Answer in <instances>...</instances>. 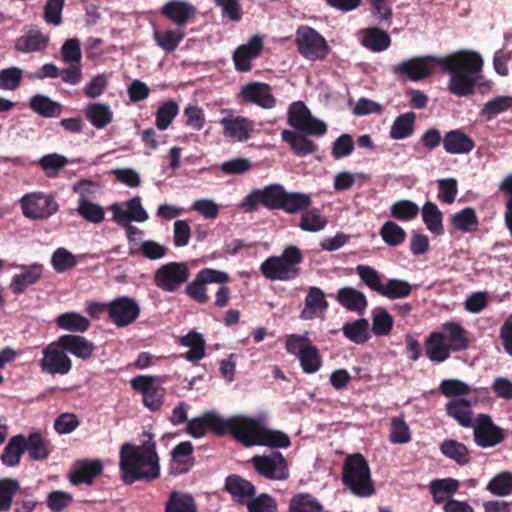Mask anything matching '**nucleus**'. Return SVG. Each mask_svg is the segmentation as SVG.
<instances>
[{"mask_svg":"<svg viewBox=\"0 0 512 512\" xmlns=\"http://www.w3.org/2000/svg\"><path fill=\"white\" fill-rule=\"evenodd\" d=\"M482 66L483 60L478 53L461 50L443 57L416 56L393 65L391 72L398 78L420 81L429 77L439 67L442 72L450 74L449 92L458 97H465L474 92Z\"/></svg>","mask_w":512,"mask_h":512,"instance_id":"1","label":"nucleus"},{"mask_svg":"<svg viewBox=\"0 0 512 512\" xmlns=\"http://www.w3.org/2000/svg\"><path fill=\"white\" fill-rule=\"evenodd\" d=\"M119 459L121 478L127 485L137 481H153L160 476L156 442L152 439L141 445L124 443L120 448Z\"/></svg>","mask_w":512,"mask_h":512,"instance_id":"2","label":"nucleus"},{"mask_svg":"<svg viewBox=\"0 0 512 512\" xmlns=\"http://www.w3.org/2000/svg\"><path fill=\"white\" fill-rule=\"evenodd\" d=\"M341 481L357 497L366 498L375 493L368 461L361 453L350 454L345 458Z\"/></svg>","mask_w":512,"mask_h":512,"instance_id":"3","label":"nucleus"},{"mask_svg":"<svg viewBox=\"0 0 512 512\" xmlns=\"http://www.w3.org/2000/svg\"><path fill=\"white\" fill-rule=\"evenodd\" d=\"M301 250L287 246L280 256H270L260 265L261 274L271 281H291L300 275L299 265L303 262Z\"/></svg>","mask_w":512,"mask_h":512,"instance_id":"4","label":"nucleus"},{"mask_svg":"<svg viewBox=\"0 0 512 512\" xmlns=\"http://www.w3.org/2000/svg\"><path fill=\"white\" fill-rule=\"evenodd\" d=\"M286 351L295 355L304 373H316L322 366V357L319 349L312 345L305 335L291 334L286 338Z\"/></svg>","mask_w":512,"mask_h":512,"instance_id":"5","label":"nucleus"},{"mask_svg":"<svg viewBox=\"0 0 512 512\" xmlns=\"http://www.w3.org/2000/svg\"><path fill=\"white\" fill-rule=\"evenodd\" d=\"M295 44L299 54L310 61H323L330 53L326 39L310 26L298 27Z\"/></svg>","mask_w":512,"mask_h":512,"instance_id":"6","label":"nucleus"},{"mask_svg":"<svg viewBox=\"0 0 512 512\" xmlns=\"http://www.w3.org/2000/svg\"><path fill=\"white\" fill-rule=\"evenodd\" d=\"M223 436L231 434L245 447L257 446L262 424L259 420L245 415L223 418Z\"/></svg>","mask_w":512,"mask_h":512,"instance_id":"7","label":"nucleus"},{"mask_svg":"<svg viewBox=\"0 0 512 512\" xmlns=\"http://www.w3.org/2000/svg\"><path fill=\"white\" fill-rule=\"evenodd\" d=\"M190 272L184 262H169L159 267L153 277L154 284L162 291L174 293L186 283Z\"/></svg>","mask_w":512,"mask_h":512,"instance_id":"8","label":"nucleus"},{"mask_svg":"<svg viewBox=\"0 0 512 512\" xmlns=\"http://www.w3.org/2000/svg\"><path fill=\"white\" fill-rule=\"evenodd\" d=\"M165 378L155 375H138L131 381L133 390L143 394V404L151 411H157L163 404L165 389L159 383H163Z\"/></svg>","mask_w":512,"mask_h":512,"instance_id":"9","label":"nucleus"},{"mask_svg":"<svg viewBox=\"0 0 512 512\" xmlns=\"http://www.w3.org/2000/svg\"><path fill=\"white\" fill-rule=\"evenodd\" d=\"M473 440L478 447L492 448L501 444L506 433L504 429L497 426L490 415L481 413L475 418L473 425Z\"/></svg>","mask_w":512,"mask_h":512,"instance_id":"10","label":"nucleus"},{"mask_svg":"<svg viewBox=\"0 0 512 512\" xmlns=\"http://www.w3.org/2000/svg\"><path fill=\"white\" fill-rule=\"evenodd\" d=\"M285 189L280 184H270L249 193L242 202L245 211H254L259 205L269 210H281Z\"/></svg>","mask_w":512,"mask_h":512,"instance_id":"11","label":"nucleus"},{"mask_svg":"<svg viewBox=\"0 0 512 512\" xmlns=\"http://www.w3.org/2000/svg\"><path fill=\"white\" fill-rule=\"evenodd\" d=\"M230 280L229 275L226 272L204 268L200 270L195 279L187 284L185 293L199 304H205L209 301L207 295V285L210 283L225 284Z\"/></svg>","mask_w":512,"mask_h":512,"instance_id":"12","label":"nucleus"},{"mask_svg":"<svg viewBox=\"0 0 512 512\" xmlns=\"http://www.w3.org/2000/svg\"><path fill=\"white\" fill-rule=\"evenodd\" d=\"M251 463L260 476L269 480L282 481L289 477L287 460L278 451H273L269 455H255Z\"/></svg>","mask_w":512,"mask_h":512,"instance_id":"13","label":"nucleus"},{"mask_svg":"<svg viewBox=\"0 0 512 512\" xmlns=\"http://www.w3.org/2000/svg\"><path fill=\"white\" fill-rule=\"evenodd\" d=\"M39 367L42 372L51 375H66L71 371L72 360L59 345V339L43 348Z\"/></svg>","mask_w":512,"mask_h":512,"instance_id":"14","label":"nucleus"},{"mask_svg":"<svg viewBox=\"0 0 512 512\" xmlns=\"http://www.w3.org/2000/svg\"><path fill=\"white\" fill-rule=\"evenodd\" d=\"M20 202L24 216L33 220L49 218L59 208L52 195L42 192L26 194Z\"/></svg>","mask_w":512,"mask_h":512,"instance_id":"15","label":"nucleus"},{"mask_svg":"<svg viewBox=\"0 0 512 512\" xmlns=\"http://www.w3.org/2000/svg\"><path fill=\"white\" fill-rule=\"evenodd\" d=\"M137 301L128 296H121L108 302V315L117 327H126L134 323L140 315Z\"/></svg>","mask_w":512,"mask_h":512,"instance_id":"16","label":"nucleus"},{"mask_svg":"<svg viewBox=\"0 0 512 512\" xmlns=\"http://www.w3.org/2000/svg\"><path fill=\"white\" fill-rule=\"evenodd\" d=\"M264 49V40L260 35H253L247 43L238 46L232 55L235 70L241 73L252 69V61L260 57Z\"/></svg>","mask_w":512,"mask_h":512,"instance_id":"17","label":"nucleus"},{"mask_svg":"<svg viewBox=\"0 0 512 512\" xmlns=\"http://www.w3.org/2000/svg\"><path fill=\"white\" fill-rule=\"evenodd\" d=\"M223 417L214 411H206L200 417L188 420L186 432L193 438H202L207 430L223 436Z\"/></svg>","mask_w":512,"mask_h":512,"instance_id":"18","label":"nucleus"},{"mask_svg":"<svg viewBox=\"0 0 512 512\" xmlns=\"http://www.w3.org/2000/svg\"><path fill=\"white\" fill-rule=\"evenodd\" d=\"M239 97L246 103L255 104L264 109H271L276 104L270 85L263 82H251L242 86Z\"/></svg>","mask_w":512,"mask_h":512,"instance_id":"19","label":"nucleus"},{"mask_svg":"<svg viewBox=\"0 0 512 512\" xmlns=\"http://www.w3.org/2000/svg\"><path fill=\"white\" fill-rule=\"evenodd\" d=\"M126 208L119 203L111 205L110 210L113 213V220L118 225H127L131 221L145 222L149 216L141 204V198L135 196L125 203Z\"/></svg>","mask_w":512,"mask_h":512,"instance_id":"20","label":"nucleus"},{"mask_svg":"<svg viewBox=\"0 0 512 512\" xmlns=\"http://www.w3.org/2000/svg\"><path fill=\"white\" fill-rule=\"evenodd\" d=\"M196 13V7L190 2L184 0H170L160 9V14L163 17L170 20L181 29L193 20Z\"/></svg>","mask_w":512,"mask_h":512,"instance_id":"21","label":"nucleus"},{"mask_svg":"<svg viewBox=\"0 0 512 512\" xmlns=\"http://www.w3.org/2000/svg\"><path fill=\"white\" fill-rule=\"evenodd\" d=\"M224 490L230 494L232 501L239 505H246L256 494L254 484L237 474L226 477Z\"/></svg>","mask_w":512,"mask_h":512,"instance_id":"22","label":"nucleus"},{"mask_svg":"<svg viewBox=\"0 0 512 512\" xmlns=\"http://www.w3.org/2000/svg\"><path fill=\"white\" fill-rule=\"evenodd\" d=\"M58 339L59 345L65 349L66 353H70L84 361L90 359L96 349L93 342L81 335L65 334L61 335Z\"/></svg>","mask_w":512,"mask_h":512,"instance_id":"23","label":"nucleus"},{"mask_svg":"<svg viewBox=\"0 0 512 512\" xmlns=\"http://www.w3.org/2000/svg\"><path fill=\"white\" fill-rule=\"evenodd\" d=\"M102 471L103 464L99 459L78 461L70 475V482L73 485H91Z\"/></svg>","mask_w":512,"mask_h":512,"instance_id":"24","label":"nucleus"},{"mask_svg":"<svg viewBox=\"0 0 512 512\" xmlns=\"http://www.w3.org/2000/svg\"><path fill=\"white\" fill-rule=\"evenodd\" d=\"M474 148V140L460 129L450 130L443 136V149L448 154H468Z\"/></svg>","mask_w":512,"mask_h":512,"instance_id":"25","label":"nucleus"},{"mask_svg":"<svg viewBox=\"0 0 512 512\" xmlns=\"http://www.w3.org/2000/svg\"><path fill=\"white\" fill-rule=\"evenodd\" d=\"M445 342L451 352H461L469 347V333L457 322H446L442 326Z\"/></svg>","mask_w":512,"mask_h":512,"instance_id":"26","label":"nucleus"},{"mask_svg":"<svg viewBox=\"0 0 512 512\" xmlns=\"http://www.w3.org/2000/svg\"><path fill=\"white\" fill-rule=\"evenodd\" d=\"M193 445L190 441L177 444L171 451L172 473L178 475L186 473L194 464Z\"/></svg>","mask_w":512,"mask_h":512,"instance_id":"27","label":"nucleus"},{"mask_svg":"<svg viewBox=\"0 0 512 512\" xmlns=\"http://www.w3.org/2000/svg\"><path fill=\"white\" fill-rule=\"evenodd\" d=\"M472 402L467 398H454L446 403L447 415L456 420L459 425L470 428L473 425Z\"/></svg>","mask_w":512,"mask_h":512,"instance_id":"28","label":"nucleus"},{"mask_svg":"<svg viewBox=\"0 0 512 512\" xmlns=\"http://www.w3.org/2000/svg\"><path fill=\"white\" fill-rule=\"evenodd\" d=\"M181 346L188 347L189 350L183 354V358L189 362H198L206 355V341L203 335L197 331H189L178 340Z\"/></svg>","mask_w":512,"mask_h":512,"instance_id":"29","label":"nucleus"},{"mask_svg":"<svg viewBox=\"0 0 512 512\" xmlns=\"http://www.w3.org/2000/svg\"><path fill=\"white\" fill-rule=\"evenodd\" d=\"M335 299L342 307L359 314H362L368 305L365 294L353 287L340 288Z\"/></svg>","mask_w":512,"mask_h":512,"instance_id":"30","label":"nucleus"},{"mask_svg":"<svg viewBox=\"0 0 512 512\" xmlns=\"http://www.w3.org/2000/svg\"><path fill=\"white\" fill-rule=\"evenodd\" d=\"M425 353L430 361L441 363L450 357L451 350L445 342L444 333L432 332L425 340Z\"/></svg>","mask_w":512,"mask_h":512,"instance_id":"31","label":"nucleus"},{"mask_svg":"<svg viewBox=\"0 0 512 512\" xmlns=\"http://www.w3.org/2000/svg\"><path fill=\"white\" fill-rule=\"evenodd\" d=\"M21 268L23 271L14 275L11 283V289L17 295L24 293L28 286L35 284L43 273V265L38 263Z\"/></svg>","mask_w":512,"mask_h":512,"instance_id":"32","label":"nucleus"},{"mask_svg":"<svg viewBox=\"0 0 512 512\" xmlns=\"http://www.w3.org/2000/svg\"><path fill=\"white\" fill-rule=\"evenodd\" d=\"M49 43V37L39 29H31L27 34L20 36L15 41V49L23 53L43 51Z\"/></svg>","mask_w":512,"mask_h":512,"instance_id":"33","label":"nucleus"},{"mask_svg":"<svg viewBox=\"0 0 512 512\" xmlns=\"http://www.w3.org/2000/svg\"><path fill=\"white\" fill-rule=\"evenodd\" d=\"M26 438L22 434L12 436L3 449L1 461L7 467H16L20 464L21 457L25 453Z\"/></svg>","mask_w":512,"mask_h":512,"instance_id":"34","label":"nucleus"},{"mask_svg":"<svg viewBox=\"0 0 512 512\" xmlns=\"http://www.w3.org/2000/svg\"><path fill=\"white\" fill-rule=\"evenodd\" d=\"M84 115L96 129H103L113 121V112L108 104L89 103L84 109Z\"/></svg>","mask_w":512,"mask_h":512,"instance_id":"35","label":"nucleus"},{"mask_svg":"<svg viewBox=\"0 0 512 512\" xmlns=\"http://www.w3.org/2000/svg\"><path fill=\"white\" fill-rule=\"evenodd\" d=\"M281 137L297 156H307L315 153L318 149L317 144L312 140L291 130H283Z\"/></svg>","mask_w":512,"mask_h":512,"instance_id":"36","label":"nucleus"},{"mask_svg":"<svg viewBox=\"0 0 512 512\" xmlns=\"http://www.w3.org/2000/svg\"><path fill=\"white\" fill-rule=\"evenodd\" d=\"M184 37L185 32L178 27L176 29H156L153 33L154 41L166 53L174 52Z\"/></svg>","mask_w":512,"mask_h":512,"instance_id":"37","label":"nucleus"},{"mask_svg":"<svg viewBox=\"0 0 512 512\" xmlns=\"http://www.w3.org/2000/svg\"><path fill=\"white\" fill-rule=\"evenodd\" d=\"M362 45L372 52H382L391 45L389 34L378 27L367 28L362 31Z\"/></svg>","mask_w":512,"mask_h":512,"instance_id":"38","label":"nucleus"},{"mask_svg":"<svg viewBox=\"0 0 512 512\" xmlns=\"http://www.w3.org/2000/svg\"><path fill=\"white\" fill-rule=\"evenodd\" d=\"M226 137L246 141L249 138L250 122L243 117H224L220 120Z\"/></svg>","mask_w":512,"mask_h":512,"instance_id":"39","label":"nucleus"},{"mask_svg":"<svg viewBox=\"0 0 512 512\" xmlns=\"http://www.w3.org/2000/svg\"><path fill=\"white\" fill-rule=\"evenodd\" d=\"M441 453L455 461L458 465L464 466L471 460L470 451L467 446L454 439H446L440 444Z\"/></svg>","mask_w":512,"mask_h":512,"instance_id":"40","label":"nucleus"},{"mask_svg":"<svg viewBox=\"0 0 512 512\" xmlns=\"http://www.w3.org/2000/svg\"><path fill=\"white\" fill-rule=\"evenodd\" d=\"M416 114L406 112L400 114L393 121L389 135L394 140H403L409 138L415 131Z\"/></svg>","mask_w":512,"mask_h":512,"instance_id":"41","label":"nucleus"},{"mask_svg":"<svg viewBox=\"0 0 512 512\" xmlns=\"http://www.w3.org/2000/svg\"><path fill=\"white\" fill-rule=\"evenodd\" d=\"M29 107L38 115L45 118L58 117L62 112V105L48 96L36 94L29 100Z\"/></svg>","mask_w":512,"mask_h":512,"instance_id":"42","label":"nucleus"},{"mask_svg":"<svg viewBox=\"0 0 512 512\" xmlns=\"http://www.w3.org/2000/svg\"><path fill=\"white\" fill-rule=\"evenodd\" d=\"M421 212L427 229L436 235H442L444 233L443 214L438 206L431 201H427L423 205Z\"/></svg>","mask_w":512,"mask_h":512,"instance_id":"43","label":"nucleus"},{"mask_svg":"<svg viewBox=\"0 0 512 512\" xmlns=\"http://www.w3.org/2000/svg\"><path fill=\"white\" fill-rule=\"evenodd\" d=\"M59 328L74 333H83L90 327V321L76 312H66L56 318Z\"/></svg>","mask_w":512,"mask_h":512,"instance_id":"44","label":"nucleus"},{"mask_svg":"<svg viewBox=\"0 0 512 512\" xmlns=\"http://www.w3.org/2000/svg\"><path fill=\"white\" fill-rule=\"evenodd\" d=\"M328 224V219L323 215L319 208H307L300 218L299 227L303 231L318 232L323 230Z\"/></svg>","mask_w":512,"mask_h":512,"instance_id":"45","label":"nucleus"},{"mask_svg":"<svg viewBox=\"0 0 512 512\" xmlns=\"http://www.w3.org/2000/svg\"><path fill=\"white\" fill-rule=\"evenodd\" d=\"M49 444V441L40 432H33L26 438V451L32 460L42 461L47 459L50 454Z\"/></svg>","mask_w":512,"mask_h":512,"instance_id":"46","label":"nucleus"},{"mask_svg":"<svg viewBox=\"0 0 512 512\" xmlns=\"http://www.w3.org/2000/svg\"><path fill=\"white\" fill-rule=\"evenodd\" d=\"M450 223L456 230L467 233L475 231L479 221L475 210L472 207H466L453 214Z\"/></svg>","mask_w":512,"mask_h":512,"instance_id":"47","label":"nucleus"},{"mask_svg":"<svg viewBox=\"0 0 512 512\" xmlns=\"http://www.w3.org/2000/svg\"><path fill=\"white\" fill-rule=\"evenodd\" d=\"M76 211L83 219L93 224H100L105 219L104 209L99 204L89 201L84 194H81L78 200Z\"/></svg>","mask_w":512,"mask_h":512,"instance_id":"48","label":"nucleus"},{"mask_svg":"<svg viewBox=\"0 0 512 512\" xmlns=\"http://www.w3.org/2000/svg\"><path fill=\"white\" fill-rule=\"evenodd\" d=\"M312 203L309 194L285 191L281 210L288 214L304 212Z\"/></svg>","mask_w":512,"mask_h":512,"instance_id":"49","label":"nucleus"},{"mask_svg":"<svg viewBox=\"0 0 512 512\" xmlns=\"http://www.w3.org/2000/svg\"><path fill=\"white\" fill-rule=\"evenodd\" d=\"M368 320L361 318L348 322L342 327L344 336L355 344H363L370 338Z\"/></svg>","mask_w":512,"mask_h":512,"instance_id":"50","label":"nucleus"},{"mask_svg":"<svg viewBox=\"0 0 512 512\" xmlns=\"http://www.w3.org/2000/svg\"><path fill=\"white\" fill-rule=\"evenodd\" d=\"M323 505L310 493H298L289 503V512H322Z\"/></svg>","mask_w":512,"mask_h":512,"instance_id":"51","label":"nucleus"},{"mask_svg":"<svg viewBox=\"0 0 512 512\" xmlns=\"http://www.w3.org/2000/svg\"><path fill=\"white\" fill-rule=\"evenodd\" d=\"M257 445L272 448H287L291 445V441L289 436L284 432L271 430L262 425Z\"/></svg>","mask_w":512,"mask_h":512,"instance_id":"52","label":"nucleus"},{"mask_svg":"<svg viewBox=\"0 0 512 512\" xmlns=\"http://www.w3.org/2000/svg\"><path fill=\"white\" fill-rule=\"evenodd\" d=\"M165 512H197V506L191 495L173 491L166 502Z\"/></svg>","mask_w":512,"mask_h":512,"instance_id":"53","label":"nucleus"},{"mask_svg":"<svg viewBox=\"0 0 512 512\" xmlns=\"http://www.w3.org/2000/svg\"><path fill=\"white\" fill-rule=\"evenodd\" d=\"M179 113V106L174 100L163 102L155 114V124L159 130H166Z\"/></svg>","mask_w":512,"mask_h":512,"instance_id":"54","label":"nucleus"},{"mask_svg":"<svg viewBox=\"0 0 512 512\" xmlns=\"http://www.w3.org/2000/svg\"><path fill=\"white\" fill-rule=\"evenodd\" d=\"M486 489L493 495L505 497L512 493V473L502 471L496 474L487 484Z\"/></svg>","mask_w":512,"mask_h":512,"instance_id":"55","label":"nucleus"},{"mask_svg":"<svg viewBox=\"0 0 512 512\" xmlns=\"http://www.w3.org/2000/svg\"><path fill=\"white\" fill-rule=\"evenodd\" d=\"M512 109L511 96H497L484 104L480 111L481 117L486 120L495 118L498 114Z\"/></svg>","mask_w":512,"mask_h":512,"instance_id":"56","label":"nucleus"},{"mask_svg":"<svg viewBox=\"0 0 512 512\" xmlns=\"http://www.w3.org/2000/svg\"><path fill=\"white\" fill-rule=\"evenodd\" d=\"M412 286L409 282L401 279H388L381 291L382 296L388 299H401L410 296Z\"/></svg>","mask_w":512,"mask_h":512,"instance_id":"57","label":"nucleus"},{"mask_svg":"<svg viewBox=\"0 0 512 512\" xmlns=\"http://www.w3.org/2000/svg\"><path fill=\"white\" fill-rule=\"evenodd\" d=\"M383 241L392 247H396L404 243L406 239L405 230L393 221L385 222L379 232Z\"/></svg>","mask_w":512,"mask_h":512,"instance_id":"58","label":"nucleus"},{"mask_svg":"<svg viewBox=\"0 0 512 512\" xmlns=\"http://www.w3.org/2000/svg\"><path fill=\"white\" fill-rule=\"evenodd\" d=\"M20 490V484L16 479H0V512L9 511L13 497Z\"/></svg>","mask_w":512,"mask_h":512,"instance_id":"59","label":"nucleus"},{"mask_svg":"<svg viewBox=\"0 0 512 512\" xmlns=\"http://www.w3.org/2000/svg\"><path fill=\"white\" fill-rule=\"evenodd\" d=\"M419 207L410 200H399L392 204L390 214L393 218L401 221H410L419 214Z\"/></svg>","mask_w":512,"mask_h":512,"instance_id":"60","label":"nucleus"},{"mask_svg":"<svg viewBox=\"0 0 512 512\" xmlns=\"http://www.w3.org/2000/svg\"><path fill=\"white\" fill-rule=\"evenodd\" d=\"M328 302L325 299L324 292L318 287H311L305 298V308L301 313L302 318H309L306 316L307 311L314 313L316 310H326Z\"/></svg>","mask_w":512,"mask_h":512,"instance_id":"61","label":"nucleus"},{"mask_svg":"<svg viewBox=\"0 0 512 512\" xmlns=\"http://www.w3.org/2000/svg\"><path fill=\"white\" fill-rule=\"evenodd\" d=\"M311 116L309 109L303 102H295L288 110V124L294 129L301 131Z\"/></svg>","mask_w":512,"mask_h":512,"instance_id":"62","label":"nucleus"},{"mask_svg":"<svg viewBox=\"0 0 512 512\" xmlns=\"http://www.w3.org/2000/svg\"><path fill=\"white\" fill-rule=\"evenodd\" d=\"M51 264L56 272L63 273L75 267L77 264V259L76 256L70 251L60 247L56 249L52 254Z\"/></svg>","mask_w":512,"mask_h":512,"instance_id":"63","label":"nucleus"},{"mask_svg":"<svg viewBox=\"0 0 512 512\" xmlns=\"http://www.w3.org/2000/svg\"><path fill=\"white\" fill-rule=\"evenodd\" d=\"M439 391L442 395L454 399L469 394L471 387L459 379H445L440 383Z\"/></svg>","mask_w":512,"mask_h":512,"instance_id":"64","label":"nucleus"}]
</instances>
